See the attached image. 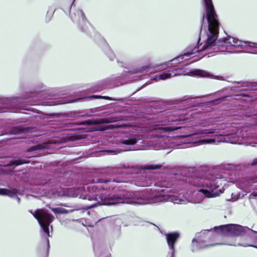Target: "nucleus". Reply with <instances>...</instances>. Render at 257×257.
Wrapping results in <instances>:
<instances>
[{
	"mask_svg": "<svg viewBox=\"0 0 257 257\" xmlns=\"http://www.w3.org/2000/svg\"><path fill=\"white\" fill-rule=\"evenodd\" d=\"M188 75L191 76H198L200 77H211L213 75L208 72L202 69H193L188 72Z\"/></svg>",
	"mask_w": 257,
	"mask_h": 257,
	"instance_id": "obj_19",
	"label": "nucleus"
},
{
	"mask_svg": "<svg viewBox=\"0 0 257 257\" xmlns=\"http://www.w3.org/2000/svg\"><path fill=\"white\" fill-rule=\"evenodd\" d=\"M46 241H47V253H46V255H47V257L48 255V254H49V248H50L49 240L48 238H46Z\"/></svg>",
	"mask_w": 257,
	"mask_h": 257,
	"instance_id": "obj_40",
	"label": "nucleus"
},
{
	"mask_svg": "<svg viewBox=\"0 0 257 257\" xmlns=\"http://www.w3.org/2000/svg\"><path fill=\"white\" fill-rule=\"evenodd\" d=\"M73 0L71 5L69 7L68 11L69 12L70 18L75 23L77 24L79 27L81 28L82 32L87 33V30H93L92 27L87 20L85 14L82 10L74 8V2Z\"/></svg>",
	"mask_w": 257,
	"mask_h": 257,
	"instance_id": "obj_9",
	"label": "nucleus"
},
{
	"mask_svg": "<svg viewBox=\"0 0 257 257\" xmlns=\"http://www.w3.org/2000/svg\"><path fill=\"white\" fill-rule=\"evenodd\" d=\"M163 137V136H161V137H160V136H157V137H158V138H162V137Z\"/></svg>",
	"mask_w": 257,
	"mask_h": 257,
	"instance_id": "obj_54",
	"label": "nucleus"
},
{
	"mask_svg": "<svg viewBox=\"0 0 257 257\" xmlns=\"http://www.w3.org/2000/svg\"><path fill=\"white\" fill-rule=\"evenodd\" d=\"M165 235L169 249L168 256L170 255V257H175L176 252L175 245L180 237V233L177 231H174L165 233Z\"/></svg>",
	"mask_w": 257,
	"mask_h": 257,
	"instance_id": "obj_14",
	"label": "nucleus"
},
{
	"mask_svg": "<svg viewBox=\"0 0 257 257\" xmlns=\"http://www.w3.org/2000/svg\"><path fill=\"white\" fill-rule=\"evenodd\" d=\"M257 182V174H255L253 176H248L247 178L242 180L241 183H242V189L244 190L243 192H238L236 194V198L233 199V200H237L239 199L243 198L246 194L252 190L254 187L253 184Z\"/></svg>",
	"mask_w": 257,
	"mask_h": 257,
	"instance_id": "obj_13",
	"label": "nucleus"
},
{
	"mask_svg": "<svg viewBox=\"0 0 257 257\" xmlns=\"http://www.w3.org/2000/svg\"><path fill=\"white\" fill-rule=\"evenodd\" d=\"M215 77L216 78H217V79H218V77H219V76H214L213 75V77ZM212 77H211V78H212Z\"/></svg>",
	"mask_w": 257,
	"mask_h": 257,
	"instance_id": "obj_51",
	"label": "nucleus"
},
{
	"mask_svg": "<svg viewBox=\"0 0 257 257\" xmlns=\"http://www.w3.org/2000/svg\"><path fill=\"white\" fill-rule=\"evenodd\" d=\"M234 244L236 245L235 246H244V247L250 246H253V247L257 248L256 245H248L246 243H245V244L238 243L237 244H236L235 243H234Z\"/></svg>",
	"mask_w": 257,
	"mask_h": 257,
	"instance_id": "obj_38",
	"label": "nucleus"
},
{
	"mask_svg": "<svg viewBox=\"0 0 257 257\" xmlns=\"http://www.w3.org/2000/svg\"><path fill=\"white\" fill-rule=\"evenodd\" d=\"M203 57H204V56H202V57L199 58L198 59H196V60H198L200 59L201 58H202Z\"/></svg>",
	"mask_w": 257,
	"mask_h": 257,
	"instance_id": "obj_50",
	"label": "nucleus"
},
{
	"mask_svg": "<svg viewBox=\"0 0 257 257\" xmlns=\"http://www.w3.org/2000/svg\"><path fill=\"white\" fill-rule=\"evenodd\" d=\"M37 150V149H33L31 150L30 151H34V150Z\"/></svg>",
	"mask_w": 257,
	"mask_h": 257,
	"instance_id": "obj_53",
	"label": "nucleus"
},
{
	"mask_svg": "<svg viewBox=\"0 0 257 257\" xmlns=\"http://www.w3.org/2000/svg\"><path fill=\"white\" fill-rule=\"evenodd\" d=\"M88 97L92 98V99H106V100H115V101H121L123 99L122 98L115 99V98H113L112 97H109V96H102L101 95H95V94L90 95Z\"/></svg>",
	"mask_w": 257,
	"mask_h": 257,
	"instance_id": "obj_24",
	"label": "nucleus"
},
{
	"mask_svg": "<svg viewBox=\"0 0 257 257\" xmlns=\"http://www.w3.org/2000/svg\"><path fill=\"white\" fill-rule=\"evenodd\" d=\"M150 67L148 65H145L142 66L141 67L137 69V72H140L141 73H150Z\"/></svg>",
	"mask_w": 257,
	"mask_h": 257,
	"instance_id": "obj_29",
	"label": "nucleus"
},
{
	"mask_svg": "<svg viewBox=\"0 0 257 257\" xmlns=\"http://www.w3.org/2000/svg\"><path fill=\"white\" fill-rule=\"evenodd\" d=\"M144 149L145 146L142 145L136 146V147H134L133 149L134 150H141ZM128 150H133L132 147H130V149Z\"/></svg>",
	"mask_w": 257,
	"mask_h": 257,
	"instance_id": "obj_35",
	"label": "nucleus"
},
{
	"mask_svg": "<svg viewBox=\"0 0 257 257\" xmlns=\"http://www.w3.org/2000/svg\"><path fill=\"white\" fill-rule=\"evenodd\" d=\"M161 167V166L160 165L151 164L148 166L147 169L149 170H157L160 169Z\"/></svg>",
	"mask_w": 257,
	"mask_h": 257,
	"instance_id": "obj_34",
	"label": "nucleus"
},
{
	"mask_svg": "<svg viewBox=\"0 0 257 257\" xmlns=\"http://www.w3.org/2000/svg\"><path fill=\"white\" fill-rule=\"evenodd\" d=\"M89 116V114L87 112H79L78 115V116H79V117H87Z\"/></svg>",
	"mask_w": 257,
	"mask_h": 257,
	"instance_id": "obj_39",
	"label": "nucleus"
},
{
	"mask_svg": "<svg viewBox=\"0 0 257 257\" xmlns=\"http://www.w3.org/2000/svg\"><path fill=\"white\" fill-rule=\"evenodd\" d=\"M248 199L251 203H252L254 200L257 199V188L249 195Z\"/></svg>",
	"mask_w": 257,
	"mask_h": 257,
	"instance_id": "obj_31",
	"label": "nucleus"
},
{
	"mask_svg": "<svg viewBox=\"0 0 257 257\" xmlns=\"http://www.w3.org/2000/svg\"><path fill=\"white\" fill-rule=\"evenodd\" d=\"M130 116L128 115H112L107 117H102L99 118H92L87 119L79 123L81 125H91L89 128V132L93 131H104L111 127L110 125H101L102 124H107L114 122L120 120L128 121L130 120Z\"/></svg>",
	"mask_w": 257,
	"mask_h": 257,
	"instance_id": "obj_4",
	"label": "nucleus"
},
{
	"mask_svg": "<svg viewBox=\"0 0 257 257\" xmlns=\"http://www.w3.org/2000/svg\"><path fill=\"white\" fill-rule=\"evenodd\" d=\"M124 182L114 179L107 180L97 179L93 183H102L104 185L99 187L96 184L84 187L85 194L81 195L83 199L95 201L96 203L86 206L91 209L97 206H113L119 203H128L127 199H133L139 204H153L157 202L172 201L173 197L178 193V188L175 184L166 183L165 181L157 183L159 187L154 191L145 189L138 191H129L123 186Z\"/></svg>",
	"mask_w": 257,
	"mask_h": 257,
	"instance_id": "obj_1",
	"label": "nucleus"
},
{
	"mask_svg": "<svg viewBox=\"0 0 257 257\" xmlns=\"http://www.w3.org/2000/svg\"><path fill=\"white\" fill-rule=\"evenodd\" d=\"M64 142V141L60 140V141H57L56 143H63Z\"/></svg>",
	"mask_w": 257,
	"mask_h": 257,
	"instance_id": "obj_48",
	"label": "nucleus"
},
{
	"mask_svg": "<svg viewBox=\"0 0 257 257\" xmlns=\"http://www.w3.org/2000/svg\"><path fill=\"white\" fill-rule=\"evenodd\" d=\"M28 163V161L26 159L21 158H16L10 161L6 165L7 167H11L12 166H20Z\"/></svg>",
	"mask_w": 257,
	"mask_h": 257,
	"instance_id": "obj_21",
	"label": "nucleus"
},
{
	"mask_svg": "<svg viewBox=\"0 0 257 257\" xmlns=\"http://www.w3.org/2000/svg\"><path fill=\"white\" fill-rule=\"evenodd\" d=\"M150 181L147 178L143 176L139 177L136 181V185L139 186L145 187L148 186Z\"/></svg>",
	"mask_w": 257,
	"mask_h": 257,
	"instance_id": "obj_22",
	"label": "nucleus"
},
{
	"mask_svg": "<svg viewBox=\"0 0 257 257\" xmlns=\"http://www.w3.org/2000/svg\"><path fill=\"white\" fill-rule=\"evenodd\" d=\"M46 88V86L42 83L39 84V85L38 86V89H39V90L40 91H42L45 90Z\"/></svg>",
	"mask_w": 257,
	"mask_h": 257,
	"instance_id": "obj_37",
	"label": "nucleus"
},
{
	"mask_svg": "<svg viewBox=\"0 0 257 257\" xmlns=\"http://www.w3.org/2000/svg\"><path fill=\"white\" fill-rule=\"evenodd\" d=\"M201 96H197V97H190L189 96H185L181 98L180 99L181 102H184V101H188L190 100L200 98Z\"/></svg>",
	"mask_w": 257,
	"mask_h": 257,
	"instance_id": "obj_33",
	"label": "nucleus"
},
{
	"mask_svg": "<svg viewBox=\"0 0 257 257\" xmlns=\"http://www.w3.org/2000/svg\"><path fill=\"white\" fill-rule=\"evenodd\" d=\"M176 74L174 73H171L170 72H165L161 74L158 77L159 80H166L169 79L172 76H175Z\"/></svg>",
	"mask_w": 257,
	"mask_h": 257,
	"instance_id": "obj_26",
	"label": "nucleus"
},
{
	"mask_svg": "<svg viewBox=\"0 0 257 257\" xmlns=\"http://www.w3.org/2000/svg\"><path fill=\"white\" fill-rule=\"evenodd\" d=\"M29 97L23 99L19 97L4 98L0 99V112H17L19 110H28L26 108V103L29 100Z\"/></svg>",
	"mask_w": 257,
	"mask_h": 257,
	"instance_id": "obj_8",
	"label": "nucleus"
},
{
	"mask_svg": "<svg viewBox=\"0 0 257 257\" xmlns=\"http://www.w3.org/2000/svg\"><path fill=\"white\" fill-rule=\"evenodd\" d=\"M55 11V10H54L53 8L50 7L49 8L46 16V21L47 22H49L51 20Z\"/></svg>",
	"mask_w": 257,
	"mask_h": 257,
	"instance_id": "obj_28",
	"label": "nucleus"
},
{
	"mask_svg": "<svg viewBox=\"0 0 257 257\" xmlns=\"http://www.w3.org/2000/svg\"><path fill=\"white\" fill-rule=\"evenodd\" d=\"M227 165L228 166H230V167L227 168V169H234V165L231 164H227Z\"/></svg>",
	"mask_w": 257,
	"mask_h": 257,
	"instance_id": "obj_43",
	"label": "nucleus"
},
{
	"mask_svg": "<svg viewBox=\"0 0 257 257\" xmlns=\"http://www.w3.org/2000/svg\"><path fill=\"white\" fill-rule=\"evenodd\" d=\"M100 152H104V153H117V151L113 150H111L109 149H103V150H101Z\"/></svg>",
	"mask_w": 257,
	"mask_h": 257,
	"instance_id": "obj_36",
	"label": "nucleus"
},
{
	"mask_svg": "<svg viewBox=\"0 0 257 257\" xmlns=\"http://www.w3.org/2000/svg\"><path fill=\"white\" fill-rule=\"evenodd\" d=\"M214 226L213 228H211L210 229L204 230V231H202L200 234V238L199 239V240L197 241L196 238H193L192 241V252H195L198 249H201L205 247H208L210 246H213L218 245H236L233 243H216L214 244H207L206 243L209 241L212 238L215 237L216 234H218L222 236H230L231 235L228 234H222L221 233L217 232L215 229V227H217Z\"/></svg>",
	"mask_w": 257,
	"mask_h": 257,
	"instance_id": "obj_6",
	"label": "nucleus"
},
{
	"mask_svg": "<svg viewBox=\"0 0 257 257\" xmlns=\"http://www.w3.org/2000/svg\"><path fill=\"white\" fill-rule=\"evenodd\" d=\"M226 177L220 174H209L207 177L195 178L189 181L191 185L201 187L198 192L202 193L208 198L217 196L223 192L221 189L217 190L220 186L225 185Z\"/></svg>",
	"mask_w": 257,
	"mask_h": 257,
	"instance_id": "obj_3",
	"label": "nucleus"
},
{
	"mask_svg": "<svg viewBox=\"0 0 257 257\" xmlns=\"http://www.w3.org/2000/svg\"><path fill=\"white\" fill-rule=\"evenodd\" d=\"M18 191L15 188H1L0 195L4 196H8L11 198H16L18 203L21 202V198L17 196Z\"/></svg>",
	"mask_w": 257,
	"mask_h": 257,
	"instance_id": "obj_18",
	"label": "nucleus"
},
{
	"mask_svg": "<svg viewBox=\"0 0 257 257\" xmlns=\"http://www.w3.org/2000/svg\"><path fill=\"white\" fill-rule=\"evenodd\" d=\"M60 178H52L46 182L45 185L50 188V190L52 193L61 197L65 195V192L60 187Z\"/></svg>",
	"mask_w": 257,
	"mask_h": 257,
	"instance_id": "obj_15",
	"label": "nucleus"
},
{
	"mask_svg": "<svg viewBox=\"0 0 257 257\" xmlns=\"http://www.w3.org/2000/svg\"><path fill=\"white\" fill-rule=\"evenodd\" d=\"M205 8V14H203L201 21L200 36L197 44L190 51L184 53L172 59L169 62L170 66L176 67L183 62L184 57L203 52L214 47L215 51H227L226 46L240 47L250 51L249 53L257 54V43L242 41L237 38L227 36L222 39H217L220 23L215 11L212 0H203Z\"/></svg>",
	"mask_w": 257,
	"mask_h": 257,
	"instance_id": "obj_2",
	"label": "nucleus"
},
{
	"mask_svg": "<svg viewBox=\"0 0 257 257\" xmlns=\"http://www.w3.org/2000/svg\"><path fill=\"white\" fill-rule=\"evenodd\" d=\"M140 89V88H138L137 91H138Z\"/></svg>",
	"mask_w": 257,
	"mask_h": 257,
	"instance_id": "obj_57",
	"label": "nucleus"
},
{
	"mask_svg": "<svg viewBox=\"0 0 257 257\" xmlns=\"http://www.w3.org/2000/svg\"><path fill=\"white\" fill-rule=\"evenodd\" d=\"M251 165L252 166H254L257 165V158L253 159L251 163Z\"/></svg>",
	"mask_w": 257,
	"mask_h": 257,
	"instance_id": "obj_41",
	"label": "nucleus"
},
{
	"mask_svg": "<svg viewBox=\"0 0 257 257\" xmlns=\"http://www.w3.org/2000/svg\"><path fill=\"white\" fill-rule=\"evenodd\" d=\"M30 212L37 220L43 232L46 233L47 237H49V226L54 219V216L47 211H42L40 209H37L34 212L32 210Z\"/></svg>",
	"mask_w": 257,
	"mask_h": 257,
	"instance_id": "obj_10",
	"label": "nucleus"
},
{
	"mask_svg": "<svg viewBox=\"0 0 257 257\" xmlns=\"http://www.w3.org/2000/svg\"><path fill=\"white\" fill-rule=\"evenodd\" d=\"M30 131V127L27 126L26 125H19L11 127L5 134L8 135H18L28 133Z\"/></svg>",
	"mask_w": 257,
	"mask_h": 257,
	"instance_id": "obj_17",
	"label": "nucleus"
},
{
	"mask_svg": "<svg viewBox=\"0 0 257 257\" xmlns=\"http://www.w3.org/2000/svg\"><path fill=\"white\" fill-rule=\"evenodd\" d=\"M183 114L180 111H177L174 114H171L170 112L163 113L162 115L165 116L162 121L164 124L157 129L164 132H170L184 127L181 125L184 123L188 120V118L182 115Z\"/></svg>",
	"mask_w": 257,
	"mask_h": 257,
	"instance_id": "obj_5",
	"label": "nucleus"
},
{
	"mask_svg": "<svg viewBox=\"0 0 257 257\" xmlns=\"http://www.w3.org/2000/svg\"><path fill=\"white\" fill-rule=\"evenodd\" d=\"M242 52V51H231V53H241Z\"/></svg>",
	"mask_w": 257,
	"mask_h": 257,
	"instance_id": "obj_47",
	"label": "nucleus"
},
{
	"mask_svg": "<svg viewBox=\"0 0 257 257\" xmlns=\"http://www.w3.org/2000/svg\"><path fill=\"white\" fill-rule=\"evenodd\" d=\"M139 141L143 142L142 136L139 135L126 134L120 140L119 144L126 145H134Z\"/></svg>",
	"mask_w": 257,
	"mask_h": 257,
	"instance_id": "obj_16",
	"label": "nucleus"
},
{
	"mask_svg": "<svg viewBox=\"0 0 257 257\" xmlns=\"http://www.w3.org/2000/svg\"><path fill=\"white\" fill-rule=\"evenodd\" d=\"M235 83L240 84L241 87H256L252 90H257V81H235Z\"/></svg>",
	"mask_w": 257,
	"mask_h": 257,
	"instance_id": "obj_23",
	"label": "nucleus"
},
{
	"mask_svg": "<svg viewBox=\"0 0 257 257\" xmlns=\"http://www.w3.org/2000/svg\"><path fill=\"white\" fill-rule=\"evenodd\" d=\"M124 76L122 74L117 75V76L112 75L109 78L97 82L90 88L91 91L92 92L100 91L107 86L115 87L122 85L123 83L122 79Z\"/></svg>",
	"mask_w": 257,
	"mask_h": 257,
	"instance_id": "obj_11",
	"label": "nucleus"
},
{
	"mask_svg": "<svg viewBox=\"0 0 257 257\" xmlns=\"http://www.w3.org/2000/svg\"><path fill=\"white\" fill-rule=\"evenodd\" d=\"M236 195L235 193H232L231 194V197L230 199L229 200L231 201H235L236 200H233V199L236 198Z\"/></svg>",
	"mask_w": 257,
	"mask_h": 257,
	"instance_id": "obj_42",
	"label": "nucleus"
},
{
	"mask_svg": "<svg viewBox=\"0 0 257 257\" xmlns=\"http://www.w3.org/2000/svg\"><path fill=\"white\" fill-rule=\"evenodd\" d=\"M117 62L120 66H123V63L122 62H120V61H119V60L117 59Z\"/></svg>",
	"mask_w": 257,
	"mask_h": 257,
	"instance_id": "obj_45",
	"label": "nucleus"
},
{
	"mask_svg": "<svg viewBox=\"0 0 257 257\" xmlns=\"http://www.w3.org/2000/svg\"><path fill=\"white\" fill-rule=\"evenodd\" d=\"M241 90H247V89H243V88H242V89H241Z\"/></svg>",
	"mask_w": 257,
	"mask_h": 257,
	"instance_id": "obj_52",
	"label": "nucleus"
},
{
	"mask_svg": "<svg viewBox=\"0 0 257 257\" xmlns=\"http://www.w3.org/2000/svg\"><path fill=\"white\" fill-rule=\"evenodd\" d=\"M216 142V140L214 139H203L199 141L194 142L193 144H212Z\"/></svg>",
	"mask_w": 257,
	"mask_h": 257,
	"instance_id": "obj_27",
	"label": "nucleus"
},
{
	"mask_svg": "<svg viewBox=\"0 0 257 257\" xmlns=\"http://www.w3.org/2000/svg\"><path fill=\"white\" fill-rule=\"evenodd\" d=\"M256 49H257V48H256Z\"/></svg>",
	"mask_w": 257,
	"mask_h": 257,
	"instance_id": "obj_58",
	"label": "nucleus"
},
{
	"mask_svg": "<svg viewBox=\"0 0 257 257\" xmlns=\"http://www.w3.org/2000/svg\"><path fill=\"white\" fill-rule=\"evenodd\" d=\"M130 72H129V73H127V74H126V75H127H127H128L130 74Z\"/></svg>",
	"mask_w": 257,
	"mask_h": 257,
	"instance_id": "obj_55",
	"label": "nucleus"
},
{
	"mask_svg": "<svg viewBox=\"0 0 257 257\" xmlns=\"http://www.w3.org/2000/svg\"><path fill=\"white\" fill-rule=\"evenodd\" d=\"M218 130L216 129H204L203 130H199L195 131L193 133L185 135L184 137H189L193 136L196 135H202L203 137H205L206 136H208L209 135H213L215 136H224L225 141L227 143L236 144L237 143L238 141V135L237 133H231L227 134H219Z\"/></svg>",
	"mask_w": 257,
	"mask_h": 257,
	"instance_id": "obj_12",
	"label": "nucleus"
},
{
	"mask_svg": "<svg viewBox=\"0 0 257 257\" xmlns=\"http://www.w3.org/2000/svg\"><path fill=\"white\" fill-rule=\"evenodd\" d=\"M188 107H193V106H195V104H192L191 103L188 104Z\"/></svg>",
	"mask_w": 257,
	"mask_h": 257,
	"instance_id": "obj_46",
	"label": "nucleus"
},
{
	"mask_svg": "<svg viewBox=\"0 0 257 257\" xmlns=\"http://www.w3.org/2000/svg\"><path fill=\"white\" fill-rule=\"evenodd\" d=\"M239 95L244 96V97H249V95L248 94H246L244 93H241Z\"/></svg>",
	"mask_w": 257,
	"mask_h": 257,
	"instance_id": "obj_44",
	"label": "nucleus"
},
{
	"mask_svg": "<svg viewBox=\"0 0 257 257\" xmlns=\"http://www.w3.org/2000/svg\"><path fill=\"white\" fill-rule=\"evenodd\" d=\"M215 229L222 234H228L233 236H242L247 234L250 237L257 241V231L247 226L237 224H227L215 227Z\"/></svg>",
	"mask_w": 257,
	"mask_h": 257,
	"instance_id": "obj_7",
	"label": "nucleus"
},
{
	"mask_svg": "<svg viewBox=\"0 0 257 257\" xmlns=\"http://www.w3.org/2000/svg\"><path fill=\"white\" fill-rule=\"evenodd\" d=\"M102 42L103 44V51L110 61H113L116 58L114 53L104 40L102 39Z\"/></svg>",
	"mask_w": 257,
	"mask_h": 257,
	"instance_id": "obj_20",
	"label": "nucleus"
},
{
	"mask_svg": "<svg viewBox=\"0 0 257 257\" xmlns=\"http://www.w3.org/2000/svg\"><path fill=\"white\" fill-rule=\"evenodd\" d=\"M182 68V67H178V68H175L174 69V70H179V69H181Z\"/></svg>",
	"mask_w": 257,
	"mask_h": 257,
	"instance_id": "obj_49",
	"label": "nucleus"
},
{
	"mask_svg": "<svg viewBox=\"0 0 257 257\" xmlns=\"http://www.w3.org/2000/svg\"><path fill=\"white\" fill-rule=\"evenodd\" d=\"M65 103H66V102L63 99H62V100L60 99L57 101L46 102L47 105H58L59 104H64Z\"/></svg>",
	"mask_w": 257,
	"mask_h": 257,
	"instance_id": "obj_30",
	"label": "nucleus"
},
{
	"mask_svg": "<svg viewBox=\"0 0 257 257\" xmlns=\"http://www.w3.org/2000/svg\"><path fill=\"white\" fill-rule=\"evenodd\" d=\"M51 211L55 214H65L72 211H69L62 207H55L51 208Z\"/></svg>",
	"mask_w": 257,
	"mask_h": 257,
	"instance_id": "obj_25",
	"label": "nucleus"
},
{
	"mask_svg": "<svg viewBox=\"0 0 257 257\" xmlns=\"http://www.w3.org/2000/svg\"><path fill=\"white\" fill-rule=\"evenodd\" d=\"M63 11L65 12V13H66V14L67 13V12L64 10H63Z\"/></svg>",
	"mask_w": 257,
	"mask_h": 257,
	"instance_id": "obj_56",
	"label": "nucleus"
},
{
	"mask_svg": "<svg viewBox=\"0 0 257 257\" xmlns=\"http://www.w3.org/2000/svg\"><path fill=\"white\" fill-rule=\"evenodd\" d=\"M227 96H222L215 100L210 101V103L212 104H217L220 103L221 101H224L226 99Z\"/></svg>",
	"mask_w": 257,
	"mask_h": 257,
	"instance_id": "obj_32",
	"label": "nucleus"
}]
</instances>
